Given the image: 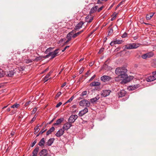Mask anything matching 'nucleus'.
<instances>
[{
  "mask_svg": "<svg viewBox=\"0 0 156 156\" xmlns=\"http://www.w3.org/2000/svg\"><path fill=\"white\" fill-rule=\"evenodd\" d=\"M123 69H124L121 72L120 74L119 75H118V76L115 78V81H118L119 80V79L121 78L122 79L123 77L126 76L127 74L126 73L127 72V70L125 67H123Z\"/></svg>",
  "mask_w": 156,
  "mask_h": 156,
  "instance_id": "nucleus-1",
  "label": "nucleus"
},
{
  "mask_svg": "<svg viewBox=\"0 0 156 156\" xmlns=\"http://www.w3.org/2000/svg\"><path fill=\"white\" fill-rule=\"evenodd\" d=\"M156 80V74L154 73V72L152 73V75L148 77L146 80L148 82H151Z\"/></svg>",
  "mask_w": 156,
  "mask_h": 156,
  "instance_id": "nucleus-2",
  "label": "nucleus"
},
{
  "mask_svg": "<svg viewBox=\"0 0 156 156\" xmlns=\"http://www.w3.org/2000/svg\"><path fill=\"white\" fill-rule=\"evenodd\" d=\"M133 77L132 76H128L127 75H126V76L123 77L121 80H122V82L124 83H126L128 82H129L130 80H132Z\"/></svg>",
  "mask_w": 156,
  "mask_h": 156,
  "instance_id": "nucleus-3",
  "label": "nucleus"
},
{
  "mask_svg": "<svg viewBox=\"0 0 156 156\" xmlns=\"http://www.w3.org/2000/svg\"><path fill=\"white\" fill-rule=\"evenodd\" d=\"M154 53L152 52H150L143 55L141 57L143 59H146L147 58H150L153 56Z\"/></svg>",
  "mask_w": 156,
  "mask_h": 156,
  "instance_id": "nucleus-4",
  "label": "nucleus"
},
{
  "mask_svg": "<svg viewBox=\"0 0 156 156\" xmlns=\"http://www.w3.org/2000/svg\"><path fill=\"white\" fill-rule=\"evenodd\" d=\"M77 118L78 116L77 115H72L69 119L68 122L72 124L74 122Z\"/></svg>",
  "mask_w": 156,
  "mask_h": 156,
  "instance_id": "nucleus-5",
  "label": "nucleus"
},
{
  "mask_svg": "<svg viewBox=\"0 0 156 156\" xmlns=\"http://www.w3.org/2000/svg\"><path fill=\"white\" fill-rule=\"evenodd\" d=\"M111 92V91L110 90H105L101 92V94L102 97H105L108 96Z\"/></svg>",
  "mask_w": 156,
  "mask_h": 156,
  "instance_id": "nucleus-6",
  "label": "nucleus"
},
{
  "mask_svg": "<svg viewBox=\"0 0 156 156\" xmlns=\"http://www.w3.org/2000/svg\"><path fill=\"white\" fill-rule=\"evenodd\" d=\"M59 50V49H57L54 51H52V52L50 53L51 56V59H52L56 56L59 55L58 51Z\"/></svg>",
  "mask_w": 156,
  "mask_h": 156,
  "instance_id": "nucleus-7",
  "label": "nucleus"
},
{
  "mask_svg": "<svg viewBox=\"0 0 156 156\" xmlns=\"http://www.w3.org/2000/svg\"><path fill=\"white\" fill-rule=\"evenodd\" d=\"M72 126V124L68 122L64 124L62 128L64 131L67 130Z\"/></svg>",
  "mask_w": 156,
  "mask_h": 156,
  "instance_id": "nucleus-8",
  "label": "nucleus"
},
{
  "mask_svg": "<svg viewBox=\"0 0 156 156\" xmlns=\"http://www.w3.org/2000/svg\"><path fill=\"white\" fill-rule=\"evenodd\" d=\"M112 79V78L110 76L106 75L103 76L101 78V80L104 82L109 81Z\"/></svg>",
  "mask_w": 156,
  "mask_h": 156,
  "instance_id": "nucleus-9",
  "label": "nucleus"
},
{
  "mask_svg": "<svg viewBox=\"0 0 156 156\" xmlns=\"http://www.w3.org/2000/svg\"><path fill=\"white\" fill-rule=\"evenodd\" d=\"M40 156H50L48 153V151L45 149L42 150L39 153Z\"/></svg>",
  "mask_w": 156,
  "mask_h": 156,
  "instance_id": "nucleus-10",
  "label": "nucleus"
},
{
  "mask_svg": "<svg viewBox=\"0 0 156 156\" xmlns=\"http://www.w3.org/2000/svg\"><path fill=\"white\" fill-rule=\"evenodd\" d=\"M126 92L124 90H122L118 92L117 93V96L119 98H122L124 96Z\"/></svg>",
  "mask_w": 156,
  "mask_h": 156,
  "instance_id": "nucleus-11",
  "label": "nucleus"
},
{
  "mask_svg": "<svg viewBox=\"0 0 156 156\" xmlns=\"http://www.w3.org/2000/svg\"><path fill=\"white\" fill-rule=\"evenodd\" d=\"M93 19V17L91 15H88L85 18V20L88 23H90Z\"/></svg>",
  "mask_w": 156,
  "mask_h": 156,
  "instance_id": "nucleus-12",
  "label": "nucleus"
},
{
  "mask_svg": "<svg viewBox=\"0 0 156 156\" xmlns=\"http://www.w3.org/2000/svg\"><path fill=\"white\" fill-rule=\"evenodd\" d=\"M88 109L87 108H86L83 110L79 112V115L80 116H82L84 115L86 113L88 112Z\"/></svg>",
  "mask_w": 156,
  "mask_h": 156,
  "instance_id": "nucleus-13",
  "label": "nucleus"
},
{
  "mask_svg": "<svg viewBox=\"0 0 156 156\" xmlns=\"http://www.w3.org/2000/svg\"><path fill=\"white\" fill-rule=\"evenodd\" d=\"M64 130L62 129H61L55 134V135L57 137H60L62 136L64 133Z\"/></svg>",
  "mask_w": 156,
  "mask_h": 156,
  "instance_id": "nucleus-14",
  "label": "nucleus"
},
{
  "mask_svg": "<svg viewBox=\"0 0 156 156\" xmlns=\"http://www.w3.org/2000/svg\"><path fill=\"white\" fill-rule=\"evenodd\" d=\"M84 24V22L82 21L78 23L75 27V29L76 30H78L80 29L82 27V26Z\"/></svg>",
  "mask_w": 156,
  "mask_h": 156,
  "instance_id": "nucleus-15",
  "label": "nucleus"
},
{
  "mask_svg": "<svg viewBox=\"0 0 156 156\" xmlns=\"http://www.w3.org/2000/svg\"><path fill=\"white\" fill-rule=\"evenodd\" d=\"M64 120V119L63 118L59 119L56 120L55 123L53 124V125L54 126L58 125L60 124V123L62 122Z\"/></svg>",
  "mask_w": 156,
  "mask_h": 156,
  "instance_id": "nucleus-16",
  "label": "nucleus"
},
{
  "mask_svg": "<svg viewBox=\"0 0 156 156\" xmlns=\"http://www.w3.org/2000/svg\"><path fill=\"white\" fill-rule=\"evenodd\" d=\"M98 8V6L97 5H95L94 7H92L89 13L91 14L94 13L97 10V9Z\"/></svg>",
  "mask_w": 156,
  "mask_h": 156,
  "instance_id": "nucleus-17",
  "label": "nucleus"
},
{
  "mask_svg": "<svg viewBox=\"0 0 156 156\" xmlns=\"http://www.w3.org/2000/svg\"><path fill=\"white\" fill-rule=\"evenodd\" d=\"M55 139L54 138H50L48 141L46 143V145L48 146H50L53 143Z\"/></svg>",
  "mask_w": 156,
  "mask_h": 156,
  "instance_id": "nucleus-18",
  "label": "nucleus"
},
{
  "mask_svg": "<svg viewBox=\"0 0 156 156\" xmlns=\"http://www.w3.org/2000/svg\"><path fill=\"white\" fill-rule=\"evenodd\" d=\"M124 69H123V67L121 68H117L115 70V73L117 75H119L121 73V72Z\"/></svg>",
  "mask_w": 156,
  "mask_h": 156,
  "instance_id": "nucleus-19",
  "label": "nucleus"
},
{
  "mask_svg": "<svg viewBox=\"0 0 156 156\" xmlns=\"http://www.w3.org/2000/svg\"><path fill=\"white\" fill-rule=\"evenodd\" d=\"M39 149V147H36L34 150L32 154L33 156H37V153L38 152Z\"/></svg>",
  "mask_w": 156,
  "mask_h": 156,
  "instance_id": "nucleus-20",
  "label": "nucleus"
},
{
  "mask_svg": "<svg viewBox=\"0 0 156 156\" xmlns=\"http://www.w3.org/2000/svg\"><path fill=\"white\" fill-rule=\"evenodd\" d=\"M101 83L99 82H92L90 84V86L91 87L97 86L100 85Z\"/></svg>",
  "mask_w": 156,
  "mask_h": 156,
  "instance_id": "nucleus-21",
  "label": "nucleus"
},
{
  "mask_svg": "<svg viewBox=\"0 0 156 156\" xmlns=\"http://www.w3.org/2000/svg\"><path fill=\"white\" fill-rule=\"evenodd\" d=\"M99 95H98L95 97L91 98L90 100V102L91 103H94L97 101L100 98V97L99 96Z\"/></svg>",
  "mask_w": 156,
  "mask_h": 156,
  "instance_id": "nucleus-22",
  "label": "nucleus"
},
{
  "mask_svg": "<svg viewBox=\"0 0 156 156\" xmlns=\"http://www.w3.org/2000/svg\"><path fill=\"white\" fill-rule=\"evenodd\" d=\"M139 87V84H137L136 85H134L133 86H131L129 87V90H134L136 89V88H138Z\"/></svg>",
  "mask_w": 156,
  "mask_h": 156,
  "instance_id": "nucleus-23",
  "label": "nucleus"
},
{
  "mask_svg": "<svg viewBox=\"0 0 156 156\" xmlns=\"http://www.w3.org/2000/svg\"><path fill=\"white\" fill-rule=\"evenodd\" d=\"M45 143V141L44 140V138H42L40 141L38 143V145L41 146L42 147L44 146V144Z\"/></svg>",
  "mask_w": 156,
  "mask_h": 156,
  "instance_id": "nucleus-24",
  "label": "nucleus"
},
{
  "mask_svg": "<svg viewBox=\"0 0 156 156\" xmlns=\"http://www.w3.org/2000/svg\"><path fill=\"white\" fill-rule=\"evenodd\" d=\"M55 128L54 127H51L49 130H48L46 133V135H48L51 134L52 132L55 130Z\"/></svg>",
  "mask_w": 156,
  "mask_h": 156,
  "instance_id": "nucleus-25",
  "label": "nucleus"
},
{
  "mask_svg": "<svg viewBox=\"0 0 156 156\" xmlns=\"http://www.w3.org/2000/svg\"><path fill=\"white\" fill-rule=\"evenodd\" d=\"M133 49L136 48L138 47L141 44L138 43H133L132 44Z\"/></svg>",
  "mask_w": 156,
  "mask_h": 156,
  "instance_id": "nucleus-26",
  "label": "nucleus"
},
{
  "mask_svg": "<svg viewBox=\"0 0 156 156\" xmlns=\"http://www.w3.org/2000/svg\"><path fill=\"white\" fill-rule=\"evenodd\" d=\"M125 48L127 49H133L132 44H129L126 45L125 46Z\"/></svg>",
  "mask_w": 156,
  "mask_h": 156,
  "instance_id": "nucleus-27",
  "label": "nucleus"
},
{
  "mask_svg": "<svg viewBox=\"0 0 156 156\" xmlns=\"http://www.w3.org/2000/svg\"><path fill=\"white\" fill-rule=\"evenodd\" d=\"M14 70H10L8 72L7 75L9 77H11L14 75Z\"/></svg>",
  "mask_w": 156,
  "mask_h": 156,
  "instance_id": "nucleus-28",
  "label": "nucleus"
},
{
  "mask_svg": "<svg viewBox=\"0 0 156 156\" xmlns=\"http://www.w3.org/2000/svg\"><path fill=\"white\" fill-rule=\"evenodd\" d=\"M154 13H152V15H149V14H147L146 16V19L147 20H149L154 15Z\"/></svg>",
  "mask_w": 156,
  "mask_h": 156,
  "instance_id": "nucleus-29",
  "label": "nucleus"
},
{
  "mask_svg": "<svg viewBox=\"0 0 156 156\" xmlns=\"http://www.w3.org/2000/svg\"><path fill=\"white\" fill-rule=\"evenodd\" d=\"M114 41L115 44H122L123 42L122 40H121L114 39Z\"/></svg>",
  "mask_w": 156,
  "mask_h": 156,
  "instance_id": "nucleus-30",
  "label": "nucleus"
},
{
  "mask_svg": "<svg viewBox=\"0 0 156 156\" xmlns=\"http://www.w3.org/2000/svg\"><path fill=\"white\" fill-rule=\"evenodd\" d=\"M86 102V100L83 99L80 102V106H84L85 105V103Z\"/></svg>",
  "mask_w": 156,
  "mask_h": 156,
  "instance_id": "nucleus-31",
  "label": "nucleus"
},
{
  "mask_svg": "<svg viewBox=\"0 0 156 156\" xmlns=\"http://www.w3.org/2000/svg\"><path fill=\"white\" fill-rule=\"evenodd\" d=\"M72 32H69L67 35L66 37L67 39H69V40H71L72 35Z\"/></svg>",
  "mask_w": 156,
  "mask_h": 156,
  "instance_id": "nucleus-32",
  "label": "nucleus"
},
{
  "mask_svg": "<svg viewBox=\"0 0 156 156\" xmlns=\"http://www.w3.org/2000/svg\"><path fill=\"white\" fill-rule=\"evenodd\" d=\"M53 48L51 47L49 48H47L46 50L45 51L44 53L45 54H48L52 52L51 51L52 49Z\"/></svg>",
  "mask_w": 156,
  "mask_h": 156,
  "instance_id": "nucleus-33",
  "label": "nucleus"
},
{
  "mask_svg": "<svg viewBox=\"0 0 156 156\" xmlns=\"http://www.w3.org/2000/svg\"><path fill=\"white\" fill-rule=\"evenodd\" d=\"M20 105L19 104H18L17 103H15L14 104L12 105L11 108H18L20 106Z\"/></svg>",
  "mask_w": 156,
  "mask_h": 156,
  "instance_id": "nucleus-34",
  "label": "nucleus"
},
{
  "mask_svg": "<svg viewBox=\"0 0 156 156\" xmlns=\"http://www.w3.org/2000/svg\"><path fill=\"white\" fill-rule=\"evenodd\" d=\"M74 98V96H73L69 100L67 101L65 104L71 102L73 101Z\"/></svg>",
  "mask_w": 156,
  "mask_h": 156,
  "instance_id": "nucleus-35",
  "label": "nucleus"
},
{
  "mask_svg": "<svg viewBox=\"0 0 156 156\" xmlns=\"http://www.w3.org/2000/svg\"><path fill=\"white\" fill-rule=\"evenodd\" d=\"M5 73L3 71L0 69V78L3 77Z\"/></svg>",
  "mask_w": 156,
  "mask_h": 156,
  "instance_id": "nucleus-36",
  "label": "nucleus"
},
{
  "mask_svg": "<svg viewBox=\"0 0 156 156\" xmlns=\"http://www.w3.org/2000/svg\"><path fill=\"white\" fill-rule=\"evenodd\" d=\"M113 32V30L112 28H110L108 31V35H110Z\"/></svg>",
  "mask_w": 156,
  "mask_h": 156,
  "instance_id": "nucleus-37",
  "label": "nucleus"
},
{
  "mask_svg": "<svg viewBox=\"0 0 156 156\" xmlns=\"http://www.w3.org/2000/svg\"><path fill=\"white\" fill-rule=\"evenodd\" d=\"M86 102L85 103V106H86L87 107H89L90 105V102L88 101L87 100H86Z\"/></svg>",
  "mask_w": 156,
  "mask_h": 156,
  "instance_id": "nucleus-38",
  "label": "nucleus"
},
{
  "mask_svg": "<svg viewBox=\"0 0 156 156\" xmlns=\"http://www.w3.org/2000/svg\"><path fill=\"white\" fill-rule=\"evenodd\" d=\"M37 118V116L35 115L32 119L31 121H30V123H32Z\"/></svg>",
  "mask_w": 156,
  "mask_h": 156,
  "instance_id": "nucleus-39",
  "label": "nucleus"
},
{
  "mask_svg": "<svg viewBox=\"0 0 156 156\" xmlns=\"http://www.w3.org/2000/svg\"><path fill=\"white\" fill-rule=\"evenodd\" d=\"M40 126V125L38 124L36 126V127L34 128V129L36 131L38 132L40 130V129L38 128Z\"/></svg>",
  "mask_w": 156,
  "mask_h": 156,
  "instance_id": "nucleus-40",
  "label": "nucleus"
},
{
  "mask_svg": "<svg viewBox=\"0 0 156 156\" xmlns=\"http://www.w3.org/2000/svg\"><path fill=\"white\" fill-rule=\"evenodd\" d=\"M49 76H48V75H46L44 78V80H45V82L47 81L49 79Z\"/></svg>",
  "mask_w": 156,
  "mask_h": 156,
  "instance_id": "nucleus-41",
  "label": "nucleus"
},
{
  "mask_svg": "<svg viewBox=\"0 0 156 156\" xmlns=\"http://www.w3.org/2000/svg\"><path fill=\"white\" fill-rule=\"evenodd\" d=\"M25 63H28L32 62V60L31 59H26L24 60Z\"/></svg>",
  "mask_w": 156,
  "mask_h": 156,
  "instance_id": "nucleus-42",
  "label": "nucleus"
},
{
  "mask_svg": "<svg viewBox=\"0 0 156 156\" xmlns=\"http://www.w3.org/2000/svg\"><path fill=\"white\" fill-rule=\"evenodd\" d=\"M80 34V33L79 32H77L76 33H75L72 36L73 37V38H75V37H76L77 36L79 35Z\"/></svg>",
  "mask_w": 156,
  "mask_h": 156,
  "instance_id": "nucleus-43",
  "label": "nucleus"
},
{
  "mask_svg": "<svg viewBox=\"0 0 156 156\" xmlns=\"http://www.w3.org/2000/svg\"><path fill=\"white\" fill-rule=\"evenodd\" d=\"M87 94V91H85L82 92L81 94H80V96H83L86 95Z\"/></svg>",
  "mask_w": 156,
  "mask_h": 156,
  "instance_id": "nucleus-44",
  "label": "nucleus"
},
{
  "mask_svg": "<svg viewBox=\"0 0 156 156\" xmlns=\"http://www.w3.org/2000/svg\"><path fill=\"white\" fill-rule=\"evenodd\" d=\"M126 0H122V1L118 5V7H119L121 5L123 4Z\"/></svg>",
  "mask_w": 156,
  "mask_h": 156,
  "instance_id": "nucleus-45",
  "label": "nucleus"
},
{
  "mask_svg": "<svg viewBox=\"0 0 156 156\" xmlns=\"http://www.w3.org/2000/svg\"><path fill=\"white\" fill-rule=\"evenodd\" d=\"M104 48H101L99 50L98 52V54H100L101 53H102V52L104 50Z\"/></svg>",
  "mask_w": 156,
  "mask_h": 156,
  "instance_id": "nucleus-46",
  "label": "nucleus"
},
{
  "mask_svg": "<svg viewBox=\"0 0 156 156\" xmlns=\"http://www.w3.org/2000/svg\"><path fill=\"white\" fill-rule=\"evenodd\" d=\"M44 128L42 129L39 132V134H41L46 130V129H44Z\"/></svg>",
  "mask_w": 156,
  "mask_h": 156,
  "instance_id": "nucleus-47",
  "label": "nucleus"
},
{
  "mask_svg": "<svg viewBox=\"0 0 156 156\" xmlns=\"http://www.w3.org/2000/svg\"><path fill=\"white\" fill-rule=\"evenodd\" d=\"M37 143V140H35L32 144L31 145V147H33L34 145H35V144Z\"/></svg>",
  "mask_w": 156,
  "mask_h": 156,
  "instance_id": "nucleus-48",
  "label": "nucleus"
},
{
  "mask_svg": "<svg viewBox=\"0 0 156 156\" xmlns=\"http://www.w3.org/2000/svg\"><path fill=\"white\" fill-rule=\"evenodd\" d=\"M61 93L60 92H59L57 94H56V96H55V98H58L59 96L61 95Z\"/></svg>",
  "mask_w": 156,
  "mask_h": 156,
  "instance_id": "nucleus-49",
  "label": "nucleus"
},
{
  "mask_svg": "<svg viewBox=\"0 0 156 156\" xmlns=\"http://www.w3.org/2000/svg\"><path fill=\"white\" fill-rule=\"evenodd\" d=\"M62 103L61 102H59L57 104L55 107L57 108H58L62 105Z\"/></svg>",
  "mask_w": 156,
  "mask_h": 156,
  "instance_id": "nucleus-50",
  "label": "nucleus"
},
{
  "mask_svg": "<svg viewBox=\"0 0 156 156\" xmlns=\"http://www.w3.org/2000/svg\"><path fill=\"white\" fill-rule=\"evenodd\" d=\"M37 111V108H34L32 112V114H34Z\"/></svg>",
  "mask_w": 156,
  "mask_h": 156,
  "instance_id": "nucleus-51",
  "label": "nucleus"
},
{
  "mask_svg": "<svg viewBox=\"0 0 156 156\" xmlns=\"http://www.w3.org/2000/svg\"><path fill=\"white\" fill-rule=\"evenodd\" d=\"M127 36V34L126 32H125L122 36V38L126 37Z\"/></svg>",
  "mask_w": 156,
  "mask_h": 156,
  "instance_id": "nucleus-52",
  "label": "nucleus"
},
{
  "mask_svg": "<svg viewBox=\"0 0 156 156\" xmlns=\"http://www.w3.org/2000/svg\"><path fill=\"white\" fill-rule=\"evenodd\" d=\"M18 69L20 71H23L24 70V67H20L18 68Z\"/></svg>",
  "mask_w": 156,
  "mask_h": 156,
  "instance_id": "nucleus-53",
  "label": "nucleus"
},
{
  "mask_svg": "<svg viewBox=\"0 0 156 156\" xmlns=\"http://www.w3.org/2000/svg\"><path fill=\"white\" fill-rule=\"evenodd\" d=\"M104 8V6H101V7H100L98 9H97V11L98 12H99L100 11H101L103 9V8Z\"/></svg>",
  "mask_w": 156,
  "mask_h": 156,
  "instance_id": "nucleus-54",
  "label": "nucleus"
},
{
  "mask_svg": "<svg viewBox=\"0 0 156 156\" xmlns=\"http://www.w3.org/2000/svg\"><path fill=\"white\" fill-rule=\"evenodd\" d=\"M115 42L114 41V40L113 41H112L110 44L111 46H113L114 44H115Z\"/></svg>",
  "mask_w": 156,
  "mask_h": 156,
  "instance_id": "nucleus-55",
  "label": "nucleus"
},
{
  "mask_svg": "<svg viewBox=\"0 0 156 156\" xmlns=\"http://www.w3.org/2000/svg\"><path fill=\"white\" fill-rule=\"evenodd\" d=\"M69 46H67L66 47H65L64 49L62 50V52H64L67 48H69Z\"/></svg>",
  "mask_w": 156,
  "mask_h": 156,
  "instance_id": "nucleus-56",
  "label": "nucleus"
},
{
  "mask_svg": "<svg viewBox=\"0 0 156 156\" xmlns=\"http://www.w3.org/2000/svg\"><path fill=\"white\" fill-rule=\"evenodd\" d=\"M96 76V75H94L89 80V81H91L92 80H93L94 78Z\"/></svg>",
  "mask_w": 156,
  "mask_h": 156,
  "instance_id": "nucleus-57",
  "label": "nucleus"
},
{
  "mask_svg": "<svg viewBox=\"0 0 156 156\" xmlns=\"http://www.w3.org/2000/svg\"><path fill=\"white\" fill-rule=\"evenodd\" d=\"M48 55H46L45 56L44 58H48L49 57L51 56V54H50V53H48V54H47Z\"/></svg>",
  "mask_w": 156,
  "mask_h": 156,
  "instance_id": "nucleus-58",
  "label": "nucleus"
},
{
  "mask_svg": "<svg viewBox=\"0 0 156 156\" xmlns=\"http://www.w3.org/2000/svg\"><path fill=\"white\" fill-rule=\"evenodd\" d=\"M115 4V3H113L109 7V9H108V10H109L110 9H111L113 7V6Z\"/></svg>",
  "mask_w": 156,
  "mask_h": 156,
  "instance_id": "nucleus-59",
  "label": "nucleus"
},
{
  "mask_svg": "<svg viewBox=\"0 0 156 156\" xmlns=\"http://www.w3.org/2000/svg\"><path fill=\"white\" fill-rule=\"evenodd\" d=\"M83 71V68L81 69L80 70L79 73L80 74H81Z\"/></svg>",
  "mask_w": 156,
  "mask_h": 156,
  "instance_id": "nucleus-60",
  "label": "nucleus"
},
{
  "mask_svg": "<svg viewBox=\"0 0 156 156\" xmlns=\"http://www.w3.org/2000/svg\"><path fill=\"white\" fill-rule=\"evenodd\" d=\"M30 102V101H28L27 102L25 105V106H27L29 104Z\"/></svg>",
  "mask_w": 156,
  "mask_h": 156,
  "instance_id": "nucleus-61",
  "label": "nucleus"
},
{
  "mask_svg": "<svg viewBox=\"0 0 156 156\" xmlns=\"http://www.w3.org/2000/svg\"><path fill=\"white\" fill-rule=\"evenodd\" d=\"M16 112V111L14 110L12 111L11 112V115H13L15 114Z\"/></svg>",
  "mask_w": 156,
  "mask_h": 156,
  "instance_id": "nucleus-62",
  "label": "nucleus"
},
{
  "mask_svg": "<svg viewBox=\"0 0 156 156\" xmlns=\"http://www.w3.org/2000/svg\"><path fill=\"white\" fill-rule=\"evenodd\" d=\"M66 82L64 83L62 85L61 87H63L66 85Z\"/></svg>",
  "mask_w": 156,
  "mask_h": 156,
  "instance_id": "nucleus-63",
  "label": "nucleus"
},
{
  "mask_svg": "<svg viewBox=\"0 0 156 156\" xmlns=\"http://www.w3.org/2000/svg\"><path fill=\"white\" fill-rule=\"evenodd\" d=\"M4 84L3 83L0 84V88H2L4 87Z\"/></svg>",
  "mask_w": 156,
  "mask_h": 156,
  "instance_id": "nucleus-64",
  "label": "nucleus"
}]
</instances>
